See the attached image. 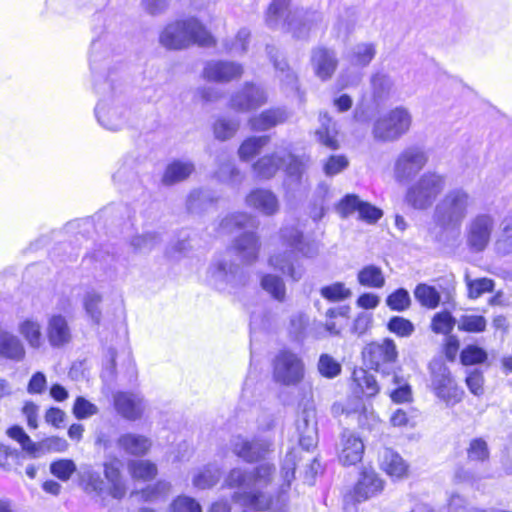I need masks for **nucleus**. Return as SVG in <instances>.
Listing matches in <instances>:
<instances>
[{"mask_svg":"<svg viewBox=\"0 0 512 512\" xmlns=\"http://www.w3.org/2000/svg\"><path fill=\"white\" fill-rule=\"evenodd\" d=\"M159 241V234L155 232H148L133 237L131 240V246L136 252L146 253L151 251L159 243Z\"/></svg>","mask_w":512,"mask_h":512,"instance_id":"obj_57","label":"nucleus"},{"mask_svg":"<svg viewBox=\"0 0 512 512\" xmlns=\"http://www.w3.org/2000/svg\"><path fill=\"white\" fill-rule=\"evenodd\" d=\"M321 296L331 302H339L349 298L352 292L342 282H335L333 284L324 286L320 289Z\"/></svg>","mask_w":512,"mask_h":512,"instance_id":"obj_51","label":"nucleus"},{"mask_svg":"<svg viewBox=\"0 0 512 512\" xmlns=\"http://www.w3.org/2000/svg\"><path fill=\"white\" fill-rule=\"evenodd\" d=\"M353 382L356 385L354 393L373 397L379 392V385L372 373L359 368L353 371Z\"/></svg>","mask_w":512,"mask_h":512,"instance_id":"obj_32","label":"nucleus"},{"mask_svg":"<svg viewBox=\"0 0 512 512\" xmlns=\"http://www.w3.org/2000/svg\"><path fill=\"white\" fill-rule=\"evenodd\" d=\"M128 469L134 479L149 481L157 475V467L148 460H132Z\"/></svg>","mask_w":512,"mask_h":512,"instance_id":"obj_42","label":"nucleus"},{"mask_svg":"<svg viewBox=\"0 0 512 512\" xmlns=\"http://www.w3.org/2000/svg\"><path fill=\"white\" fill-rule=\"evenodd\" d=\"M364 443L361 438L349 430L341 434L339 461L344 466L356 465L362 460Z\"/></svg>","mask_w":512,"mask_h":512,"instance_id":"obj_21","label":"nucleus"},{"mask_svg":"<svg viewBox=\"0 0 512 512\" xmlns=\"http://www.w3.org/2000/svg\"><path fill=\"white\" fill-rule=\"evenodd\" d=\"M456 320L448 311L436 313L431 322V329L436 334L450 335Z\"/></svg>","mask_w":512,"mask_h":512,"instance_id":"obj_50","label":"nucleus"},{"mask_svg":"<svg viewBox=\"0 0 512 512\" xmlns=\"http://www.w3.org/2000/svg\"><path fill=\"white\" fill-rule=\"evenodd\" d=\"M240 126L237 117H219L213 124V133L216 139L226 141L232 138Z\"/></svg>","mask_w":512,"mask_h":512,"instance_id":"obj_37","label":"nucleus"},{"mask_svg":"<svg viewBox=\"0 0 512 512\" xmlns=\"http://www.w3.org/2000/svg\"><path fill=\"white\" fill-rule=\"evenodd\" d=\"M171 483L165 480H159L153 485H149L140 492L141 498L146 502H162L167 499L171 491Z\"/></svg>","mask_w":512,"mask_h":512,"instance_id":"obj_39","label":"nucleus"},{"mask_svg":"<svg viewBox=\"0 0 512 512\" xmlns=\"http://www.w3.org/2000/svg\"><path fill=\"white\" fill-rule=\"evenodd\" d=\"M258 220L245 212L227 215L220 222L219 228L223 233H232L240 229H251L243 232L233 241V244L224 253L217 255L207 271V280L216 290L235 293L247 285L249 275L235 261L237 256L242 262L251 264L258 259L260 251L259 237L254 231Z\"/></svg>","mask_w":512,"mask_h":512,"instance_id":"obj_2","label":"nucleus"},{"mask_svg":"<svg viewBox=\"0 0 512 512\" xmlns=\"http://www.w3.org/2000/svg\"><path fill=\"white\" fill-rule=\"evenodd\" d=\"M321 126L316 130V137L318 141L330 148L335 150L338 148V141L336 139L337 130L335 123L327 116V114H320Z\"/></svg>","mask_w":512,"mask_h":512,"instance_id":"obj_35","label":"nucleus"},{"mask_svg":"<svg viewBox=\"0 0 512 512\" xmlns=\"http://www.w3.org/2000/svg\"><path fill=\"white\" fill-rule=\"evenodd\" d=\"M10 438L16 440L22 447V449L32 456H36L39 447L38 444L33 442L29 435L24 431L21 426L14 425L7 431Z\"/></svg>","mask_w":512,"mask_h":512,"instance_id":"obj_45","label":"nucleus"},{"mask_svg":"<svg viewBox=\"0 0 512 512\" xmlns=\"http://www.w3.org/2000/svg\"><path fill=\"white\" fill-rule=\"evenodd\" d=\"M473 206L474 198L464 188L447 191L436 204L433 213V220L440 230L435 236L436 241L447 244L454 240Z\"/></svg>","mask_w":512,"mask_h":512,"instance_id":"obj_3","label":"nucleus"},{"mask_svg":"<svg viewBox=\"0 0 512 512\" xmlns=\"http://www.w3.org/2000/svg\"><path fill=\"white\" fill-rule=\"evenodd\" d=\"M270 137L264 136H251L243 141L239 147L238 154L242 160H249L257 155L260 150L268 144Z\"/></svg>","mask_w":512,"mask_h":512,"instance_id":"obj_43","label":"nucleus"},{"mask_svg":"<svg viewBox=\"0 0 512 512\" xmlns=\"http://www.w3.org/2000/svg\"><path fill=\"white\" fill-rule=\"evenodd\" d=\"M364 360L371 369L381 372L384 377H389L392 371L388 366L393 365L398 358V351L393 339L385 338L382 342H372L363 350Z\"/></svg>","mask_w":512,"mask_h":512,"instance_id":"obj_13","label":"nucleus"},{"mask_svg":"<svg viewBox=\"0 0 512 512\" xmlns=\"http://www.w3.org/2000/svg\"><path fill=\"white\" fill-rule=\"evenodd\" d=\"M171 512H202L200 504L192 497L181 495L170 505Z\"/></svg>","mask_w":512,"mask_h":512,"instance_id":"obj_64","label":"nucleus"},{"mask_svg":"<svg viewBox=\"0 0 512 512\" xmlns=\"http://www.w3.org/2000/svg\"><path fill=\"white\" fill-rule=\"evenodd\" d=\"M490 451L487 442L483 438H474L467 449V457L471 462L484 463L489 460Z\"/></svg>","mask_w":512,"mask_h":512,"instance_id":"obj_49","label":"nucleus"},{"mask_svg":"<svg viewBox=\"0 0 512 512\" xmlns=\"http://www.w3.org/2000/svg\"><path fill=\"white\" fill-rule=\"evenodd\" d=\"M135 176V159L132 157H125L119 164L118 169L112 175V180L116 184H123L134 179Z\"/></svg>","mask_w":512,"mask_h":512,"instance_id":"obj_54","label":"nucleus"},{"mask_svg":"<svg viewBox=\"0 0 512 512\" xmlns=\"http://www.w3.org/2000/svg\"><path fill=\"white\" fill-rule=\"evenodd\" d=\"M101 301V294L95 290L87 291L83 300L86 313L96 324L100 322L101 318V310L99 308Z\"/></svg>","mask_w":512,"mask_h":512,"instance_id":"obj_55","label":"nucleus"},{"mask_svg":"<svg viewBox=\"0 0 512 512\" xmlns=\"http://www.w3.org/2000/svg\"><path fill=\"white\" fill-rule=\"evenodd\" d=\"M388 381L392 385L388 394L395 403H406L412 400V389L407 379L401 374V369H392Z\"/></svg>","mask_w":512,"mask_h":512,"instance_id":"obj_28","label":"nucleus"},{"mask_svg":"<svg viewBox=\"0 0 512 512\" xmlns=\"http://www.w3.org/2000/svg\"><path fill=\"white\" fill-rule=\"evenodd\" d=\"M76 471V464L71 459H59L50 464V472L61 481H67Z\"/></svg>","mask_w":512,"mask_h":512,"instance_id":"obj_59","label":"nucleus"},{"mask_svg":"<svg viewBox=\"0 0 512 512\" xmlns=\"http://www.w3.org/2000/svg\"><path fill=\"white\" fill-rule=\"evenodd\" d=\"M283 245L291 248L289 251L274 253L269 258V265L294 281L301 279L304 268L298 260L296 252L307 258L318 254L319 245L315 240H305L303 232L294 226H286L280 230Z\"/></svg>","mask_w":512,"mask_h":512,"instance_id":"obj_4","label":"nucleus"},{"mask_svg":"<svg viewBox=\"0 0 512 512\" xmlns=\"http://www.w3.org/2000/svg\"><path fill=\"white\" fill-rule=\"evenodd\" d=\"M47 337L52 347H61L71 339V331L66 318L53 315L48 321Z\"/></svg>","mask_w":512,"mask_h":512,"instance_id":"obj_26","label":"nucleus"},{"mask_svg":"<svg viewBox=\"0 0 512 512\" xmlns=\"http://www.w3.org/2000/svg\"><path fill=\"white\" fill-rule=\"evenodd\" d=\"M384 489V481L371 468L360 472L359 479L354 486L353 497L356 502H363L377 496Z\"/></svg>","mask_w":512,"mask_h":512,"instance_id":"obj_20","label":"nucleus"},{"mask_svg":"<svg viewBox=\"0 0 512 512\" xmlns=\"http://www.w3.org/2000/svg\"><path fill=\"white\" fill-rule=\"evenodd\" d=\"M118 447L125 453L142 456L145 455L151 447V440L140 434L124 433L117 440Z\"/></svg>","mask_w":512,"mask_h":512,"instance_id":"obj_29","label":"nucleus"},{"mask_svg":"<svg viewBox=\"0 0 512 512\" xmlns=\"http://www.w3.org/2000/svg\"><path fill=\"white\" fill-rule=\"evenodd\" d=\"M309 319L303 313H297L291 316L289 324V333L295 341H302L305 338L306 328Z\"/></svg>","mask_w":512,"mask_h":512,"instance_id":"obj_62","label":"nucleus"},{"mask_svg":"<svg viewBox=\"0 0 512 512\" xmlns=\"http://www.w3.org/2000/svg\"><path fill=\"white\" fill-rule=\"evenodd\" d=\"M487 359L486 350L476 344H469L460 352V361L465 366L482 364Z\"/></svg>","mask_w":512,"mask_h":512,"instance_id":"obj_44","label":"nucleus"},{"mask_svg":"<svg viewBox=\"0 0 512 512\" xmlns=\"http://www.w3.org/2000/svg\"><path fill=\"white\" fill-rule=\"evenodd\" d=\"M487 321L481 315H462L458 321L460 331L479 333L486 329Z\"/></svg>","mask_w":512,"mask_h":512,"instance_id":"obj_56","label":"nucleus"},{"mask_svg":"<svg viewBox=\"0 0 512 512\" xmlns=\"http://www.w3.org/2000/svg\"><path fill=\"white\" fill-rule=\"evenodd\" d=\"M466 284L468 288V295L472 299H477L486 292H492L494 289V281L489 278H478L470 280L466 276Z\"/></svg>","mask_w":512,"mask_h":512,"instance_id":"obj_58","label":"nucleus"},{"mask_svg":"<svg viewBox=\"0 0 512 512\" xmlns=\"http://www.w3.org/2000/svg\"><path fill=\"white\" fill-rule=\"evenodd\" d=\"M414 297L421 306L435 309L439 306L441 295L438 290L426 283H419L414 289Z\"/></svg>","mask_w":512,"mask_h":512,"instance_id":"obj_36","label":"nucleus"},{"mask_svg":"<svg viewBox=\"0 0 512 512\" xmlns=\"http://www.w3.org/2000/svg\"><path fill=\"white\" fill-rule=\"evenodd\" d=\"M429 369L431 386L436 396L447 404L460 402L463 391L457 387L449 368L441 361H433Z\"/></svg>","mask_w":512,"mask_h":512,"instance_id":"obj_10","label":"nucleus"},{"mask_svg":"<svg viewBox=\"0 0 512 512\" xmlns=\"http://www.w3.org/2000/svg\"><path fill=\"white\" fill-rule=\"evenodd\" d=\"M127 207L123 204H110L93 216V222L104 225H115L122 219Z\"/></svg>","mask_w":512,"mask_h":512,"instance_id":"obj_40","label":"nucleus"},{"mask_svg":"<svg viewBox=\"0 0 512 512\" xmlns=\"http://www.w3.org/2000/svg\"><path fill=\"white\" fill-rule=\"evenodd\" d=\"M317 368L320 375L328 379L337 377L342 371L341 364L326 353L320 355Z\"/></svg>","mask_w":512,"mask_h":512,"instance_id":"obj_52","label":"nucleus"},{"mask_svg":"<svg viewBox=\"0 0 512 512\" xmlns=\"http://www.w3.org/2000/svg\"><path fill=\"white\" fill-rule=\"evenodd\" d=\"M386 305L392 310L403 312L410 308L411 297L407 289L398 288L386 298Z\"/></svg>","mask_w":512,"mask_h":512,"instance_id":"obj_46","label":"nucleus"},{"mask_svg":"<svg viewBox=\"0 0 512 512\" xmlns=\"http://www.w3.org/2000/svg\"><path fill=\"white\" fill-rule=\"evenodd\" d=\"M159 42L168 50H183L191 45L215 47L217 38L201 20L189 16L167 23L159 35Z\"/></svg>","mask_w":512,"mask_h":512,"instance_id":"obj_5","label":"nucleus"},{"mask_svg":"<svg viewBox=\"0 0 512 512\" xmlns=\"http://www.w3.org/2000/svg\"><path fill=\"white\" fill-rule=\"evenodd\" d=\"M449 512H494V508L482 509L470 506L467 500L459 494L451 495L448 501Z\"/></svg>","mask_w":512,"mask_h":512,"instance_id":"obj_63","label":"nucleus"},{"mask_svg":"<svg viewBox=\"0 0 512 512\" xmlns=\"http://www.w3.org/2000/svg\"><path fill=\"white\" fill-rule=\"evenodd\" d=\"M261 287L275 300L283 302L286 296V287L283 279L274 274H264L260 281Z\"/></svg>","mask_w":512,"mask_h":512,"instance_id":"obj_41","label":"nucleus"},{"mask_svg":"<svg viewBox=\"0 0 512 512\" xmlns=\"http://www.w3.org/2000/svg\"><path fill=\"white\" fill-rule=\"evenodd\" d=\"M113 406L123 419L136 421L142 418L147 408V401L140 393L118 391L113 395Z\"/></svg>","mask_w":512,"mask_h":512,"instance_id":"obj_18","label":"nucleus"},{"mask_svg":"<svg viewBox=\"0 0 512 512\" xmlns=\"http://www.w3.org/2000/svg\"><path fill=\"white\" fill-rule=\"evenodd\" d=\"M246 204L266 216L274 215L279 210L277 196L271 190L263 188L252 190L246 197Z\"/></svg>","mask_w":512,"mask_h":512,"instance_id":"obj_22","label":"nucleus"},{"mask_svg":"<svg viewBox=\"0 0 512 512\" xmlns=\"http://www.w3.org/2000/svg\"><path fill=\"white\" fill-rule=\"evenodd\" d=\"M76 419L83 420L98 414V407L83 396H78L72 408Z\"/></svg>","mask_w":512,"mask_h":512,"instance_id":"obj_60","label":"nucleus"},{"mask_svg":"<svg viewBox=\"0 0 512 512\" xmlns=\"http://www.w3.org/2000/svg\"><path fill=\"white\" fill-rule=\"evenodd\" d=\"M218 196L209 189H195L187 196L186 207L189 213L201 214L212 207Z\"/></svg>","mask_w":512,"mask_h":512,"instance_id":"obj_27","label":"nucleus"},{"mask_svg":"<svg viewBox=\"0 0 512 512\" xmlns=\"http://www.w3.org/2000/svg\"><path fill=\"white\" fill-rule=\"evenodd\" d=\"M232 452L247 463L264 460L273 450L272 439L266 436H254L248 439L244 436H234L230 441Z\"/></svg>","mask_w":512,"mask_h":512,"instance_id":"obj_11","label":"nucleus"},{"mask_svg":"<svg viewBox=\"0 0 512 512\" xmlns=\"http://www.w3.org/2000/svg\"><path fill=\"white\" fill-rule=\"evenodd\" d=\"M336 210L342 218L358 212L359 218L369 224L376 223L383 216L380 208L361 200L356 194L345 195L337 204Z\"/></svg>","mask_w":512,"mask_h":512,"instance_id":"obj_17","label":"nucleus"},{"mask_svg":"<svg viewBox=\"0 0 512 512\" xmlns=\"http://www.w3.org/2000/svg\"><path fill=\"white\" fill-rule=\"evenodd\" d=\"M380 468L392 478H402L407 475L408 465L393 449L384 448L379 454Z\"/></svg>","mask_w":512,"mask_h":512,"instance_id":"obj_23","label":"nucleus"},{"mask_svg":"<svg viewBox=\"0 0 512 512\" xmlns=\"http://www.w3.org/2000/svg\"><path fill=\"white\" fill-rule=\"evenodd\" d=\"M249 478V472L233 468L225 478V485L230 488H239L238 491H249Z\"/></svg>","mask_w":512,"mask_h":512,"instance_id":"obj_61","label":"nucleus"},{"mask_svg":"<svg viewBox=\"0 0 512 512\" xmlns=\"http://www.w3.org/2000/svg\"><path fill=\"white\" fill-rule=\"evenodd\" d=\"M195 170V165L190 160L175 159L167 164L161 182L164 186H172L186 180Z\"/></svg>","mask_w":512,"mask_h":512,"instance_id":"obj_24","label":"nucleus"},{"mask_svg":"<svg viewBox=\"0 0 512 512\" xmlns=\"http://www.w3.org/2000/svg\"><path fill=\"white\" fill-rule=\"evenodd\" d=\"M20 333L33 348H38L42 342L41 327L38 322L27 319L20 324Z\"/></svg>","mask_w":512,"mask_h":512,"instance_id":"obj_48","label":"nucleus"},{"mask_svg":"<svg viewBox=\"0 0 512 512\" xmlns=\"http://www.w3.org/2000/svg\"><path fill=\"white\" fill-rule=\"evenodd\" d=\"M311 165V157L306 153L294 154L288 153L285 156L284 168L285 179L284 186L291 192L295 193L301 190L305 183V174Z\"/></svg>","mask_w":512,"mask_h":512,"instance_id":"obj_16","label":"nucleus"},{"mask_svg":"<svg viewBox=\"0 0 512 512\" xmlns=\"http://www.w3.org/2000/svg\"><path fill=\"white\" fill-rule=\"evenodd\" d=\"M296 430L299 436V447L289 450L281 464L280 477L282 484L275 497L267 495L262 489L267 488L275 472V467L270 463H262L249 472V491H235L232 500L244 507L255 510H267L269 512L288 511V490L295 478V470L299 461L304 460L302 451L309 452L316 447L317 429L315 423L310 420V412L304 410L296 420Z\"/></svg>","mask_w":512,"mask_h":512,"instance_id":"obj_1","label":"nucleus"},{"mask_svg":"<svg viewBox=\"0 0 512 512\" xmlns=\"http://www.w3.org/2000/svg\"><path fill=\"white\" fill-rule=\"evenodd\" d=\"M494 249L501 256L512 254V218H505L502 221L501 230L495 241Z\"/></svg>","mask_w":512,"mask_h":512,"instance_id":"obj_38","label":"nucleus"},{"mask_svg":"<svg viewBox=\"0 0 512 512\" xmlns=\"http://www.w3.org/2000/svg\"><path fill=\"white\" fill-rule=\"evenodd\" d=\"M94 114L99 125L109 131H118L125 124L126 108L119 98H100Z\"/></svg>","mask_w":512,"mask_h":512,"instance_id":"obj_15","label":"nucleus"},{"mask_svg":"<svg viewBox=\"0 0 512 512\" xmlns=\"http://www.w3.org/2000/svg\"><path fill=\"white\" fill-rule=\"evenodd\" d=\"M221 468L217 464H208L194 474L192 483L198 489H209L215 486L221 478Z\"/></svg>","mask_w":512,"mask_h":512,"instance_id":"obj_34","label":"nucleus"},{"mask_svg":"<svg viewBox=\"0 0 512 512\" xmlns=\"http://www.w3.org/2000/svg\"><path fill=\"white\" fill-rule=\"evenodd\" d=\"M120 461L114 460L104 464V475L109 483V494L121 499L126 494V485L120 472Z\"/></svg>","mask_w":512,"mask_h":512,"instance_id":"obj_31","label":"nucleus"},{"mask_svg":"<svg viewBox=\"0 0 512 512\" xmlns=\"http://www.w3.org/2000/svg\"><path fill=\"white\" fill-rule=\"evenodd\" d=\"M288 118L289 113L286 109L274 108L251 117L249 125L253 131H267L278 124L284 123Z\"/></svg>","mask_w":512,"mask_h":512,"instance_id":"obj_25","label":"nucleus"},{"mask_svg":"<svg viewBox=\"0 0 512 512\" xmlns=\"http://www.w3.org/2000/svg\"><path fill=\"white\" fill-rule=\"evenodd\" d=\"M387 329L398 337L408 338L414 333L415 326L407 318L392 316L387 322Z\"/></svg>","mask_w":512,"mask_h":512,"instance_id":"obj_47","label":"nucleus"},{"mask_svg":"<svg viewBox=\"0 0 512 512\" xmlns=\"http://www.w3.org/2000/svg\"><path fill=\"white\" fill-rule=\"evenodd\" d=\"M305 376V364L296 353L283 349L272 360L273 381L281 386L295 387Z\"/></svg>","mask_w":512,"mask_h":512,"instance_id":"obj_6","label":"nucleus"},{"mask_svg":"<svg viewBox=\"0 0 512 512\" xmlns=\"http://www.w3.org/2000/svg\"><path fill=\"white\" fill-rule=\"evenodd\" d=\"M428 161L426 152L419 146L405 148L395 160L394 178L398 183H408L424 168Z\"/></svg>","mask_w":512,"mask_h":512,"instance_id":"obj_12","label":"nucleus"},{"mask_svg":"<svg viewBox=\"0 0 512 512\" xmlns=\"http://www.w3.org/2000/svg\"><path fill=\"white\" fill-rule=\"evenodd\" d=\"M496 223L495 216L490 212H480L469 219L465 226V239L471 252L481 253L488 247Z\"/></svg>","mask_w":512,"mask_h":512,"instance_id":"obj_8","label":"nucleus"},{"mask_svg":"<svg viewBox=\"0 0 512 512\" xmlns=\"http://www.w3.org/2000/svg\"><path fill=\"white\" fill-rule=\"evenodd\" d=\"M285 162V155L274 152L259 158L253 165V170L259 179L268 180L275 176Z\"/></svg>","mask_w":512,"mask_h":512,"instance_id":"obj_30","label":"nucleus"},{"mask_svg":"<svg viewBox=\"0 0 512 512\" xmlns=\"http://www.w3.org/2000/svg\"><path fill=\"white\" fill-rule=\"evenodd\" d=\"M377 110V98H360L354 111V117L359 122H367L375 115Z\"/></svg>","mask_w":512,"mask_h":512,"instance_id":"obj_53","label":"nucleus"},{"mask_svg":"<svg viewBox=\"0 0 512 512\" xmlns=\"http://www.w3.org/2000/svg\"><path fill=\"white\" fill-rule=\"evenodd\" d=\"M244 71V66L236 61L210 60L204 64L201 78L207 83L227 84L239 81Z\"/></svg>","mask_w":512,"mask_h":512,"instance_id":"obj_14","label":"nucleus"},{"mask_svg":"<svg viewBox=\"0 0 512 512\" xmlns=\"http://www.w3.org/2000/svg\"><path fill=\"white\" fill-rule=\"evenodd\" d=\"M445 186V178L437 173H425L411 185L406 201L415 209L428 208Z\"/></svg>","mask_w":512,"mask_h":512,"instance_id":"obj_9","label":"nucleus"},{"mask_svg":"<svg viewBox=\"0 0 512 512\" xmlns=\"http://www.w3.org/2000/svg\"><path fill=\"white\" fill-rule=\"evenodd\" d=\"M412 117L403 107H397L378 118L373 126V136L382 142H393L406 134Z\"/></svg>","mask_w":512,"mask_h":512,"instance_id":"obj_7","label":"nucleus"},{"mask_svg":"<svg viewBox=\"0 0 512 512\" xmlns=\"http://www.w3.org/2000/svg\"><path fill=\"white\" fill-rule=\"evenodd\" d=\"M357 281L363 287L380 289L385 285L386 280L379 266L369 264L358 271Z\"/></svg>","mask_w":512,"mask_h":512,"instance_id":"obj_33","label":"nucleus"},{"mask_svg":"<svg viewBox=\"0 0 512 512\" xmlns=\"http://www.w3.org/2000/svg\"><path fill=\"white\" fill-rule=\"evenodd\" d=\"M310 63L314 75L321 81H329L335 75L339 60L335 50L319 45L312 49Z\"/></svg>","mask_w":512,"mask_h":512,"instance_id":"obj_19","label":"nucleus"}]
</instances>
